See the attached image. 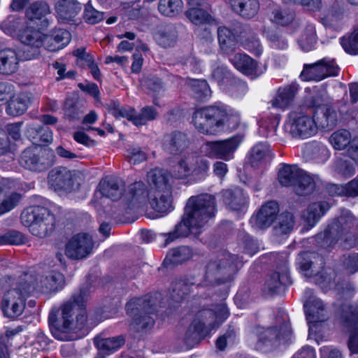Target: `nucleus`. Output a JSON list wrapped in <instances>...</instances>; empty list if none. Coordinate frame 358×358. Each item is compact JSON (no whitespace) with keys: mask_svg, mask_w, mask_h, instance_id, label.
<instances>
[{"mask_svg":"<svg viewBox=\"0 0 358 358\" xmlns=\"http://www.w3.org/2000/svg\"><path fill=\"white\" fill-rule=\"evenodd\" d=\"M90 300V285L81 287L79 292L64 301L59 308H53L48 315V324L52 336L59 341L69 340L72 331H88L87 306Z\"/></svg>","mask_w":358,"mask_h":358,"instance_id":"1","label":"nucleus"},{"mask_svg":"<svg viewBox=\"0 0 358 358\" xmlns=\"http://www.w3.org/2000/svg\"><path fill=\"white\" fill-rule=\"evenodd\" d=\"M35 287L34 278L29 273L17 279L0 280V309L3 315L10 319L20 316L24 310L27 299Z\"/></svg>","mask_w":358,"mask_h":358,"instance_id":"2","label":"nucleus"},{"mask_svg":"<svg viewBox=\"0 0 358 358\" xmlns=\"http://www.w3.org/2000/svg\"><path fill=\"white\" fill-rule=\"evenodd\" d=\"M355 227L358 231V218L350 211L344 210L315 236V243L328 251L338 243L345 249L353 248L358 245V234Z\"/></svg>","mask_w":358,"mask_h":358,"instance_id":"3","label":"nucleus"},{"mask_svg":"<svg viewBox=\"0 0 358 358\" xmlns=\"http://www.w3.org/2000/svg\"><path fill=\"white\" fill-rule=\"evenodd\" d=\"M192 122L199 133L215 135L225 128L236 129L240 123V117L225 105L218 103L196 109L193 113Z\"/></svg>","mask_w":358,"mask_h":358,"instance_id":"4","label":"nucleus"},{"mask_svg":"<svg viewBox=\"0 0 358 358\" xmlns=\"http://www.w3.org/2000/svg\"><path fill=\"white\" fill-rule=\"evenodd\" d=\"M216 210L214 196L209 194L192 196L187 201L182 220L174 229L181 238L187 237L192 229L205 226L215 216Z\"/></svg>","mask_w":358,"mask_h":358,"instance_id":"5","label":"nucleus"},{"mask_svg":"<svg viewBox=\"0 0 358 358\" xmlns=\"http://www.w3.org/2000/svg\"><path fill=\"white\" fill-rule=\"evenodd\" d=\"M242 265L241 258L229 252L210 258L206 265L203 285L214 286L231 282Z\"/></svg>","mask_w":358,"mask_h":358,"instance_id":"6","label":"nucleus"},{"mask_svg":"<svg viewBox=\"0 0 358 358\" xmlns=\"http://www.w3.org/2000/svg\"><path fill=\"white\" fill-rule=\"evenodd\" d=\"M148 182L151 186L149 203L152 209L167 213L173 209L172 205V178L164 170L154 169L148 173Z\"/></svg>","mask_w":358,"mask_h":358,"instance_id":"7","label":"nucleus"},{"mask_svg":"<svg viewBox=\"0 0 358 358\" xmlns=\"http://www.w3.org/2000/svg\"><path fill=\"white\" fill-rule=\"evenodd\" d=\"M158 295L155 294V296L147 295L132 299L126 304L127 314L133 317L129 326L130 330L136 333L146 332L154 326L153 315L158 306Z\"/></svg>","mask_w":358,"mask_h":358,"instance_id":"8","label":"nucleus"},{"mask_svg":"<svg viewBox=\"0 0 358 358\" xmlns=\"http://www.w3.org/2000/svg\"><path fill=\"white\" fill-rule=\"evenodd\" d=\"M23 225L29 228V231L39 238L50 236L55 230L56 219L48 208L41 206H33L25 208L20 215Z\"/></svg>","mask_w":358,"mask_h":358,"instance_id":"9","label":"nucleus"},{"mask_svg":"<svg viewBox=\"0 0 358 358\" xmlns=\"http://www.w3.org/2000/svg\"><path fill=\"white\" fill-rule=\"evenodd\" d=\"M84 182L83 175L77 171H70L64 166L52 169L48 176V182L55 191L73 192L80 189Z\"/></svg>","mask_w":358,"mask_h":358,"instance_id":"10","label":"nucleus"},{"mask_svg":"<svg viewBox=\"0 0 358 358\" xmlns=\"http://www.w3.org/2000/svg\"><path fill=\"white\" fill-rule=\"evenodd\" d=\"M20 164L31 171H46L55 163V155L48 149L27 148L21 154Z\"/></svg>","mask_w":358,"mask_h":358,"instance_id":"11","label":"nucleus"},{"mask_svg":"<svg viewBox=\"0 0 358 358\" xmlns=\"http://www.w3.org/2000/svg\"><path fill=\"white\" fill-rule=\"evenodd\" d=\"M180 171L179 177H191L194 181H201L208 175L210 162L203 156L196 153L184 155L178 162Z\"/></svg>","mask_w":358,"mask_h":358,"instance_id":"12","label":"nucleus"},{"mask_svg":"<svg viewBox=\"0 0 358 358\" xmlns=\"http://www.w3.org/2000/svg\"><path fill=\"white\" fill-rule=\"evenodd\" d=\"M285 130L293 138L306 139L317 133L313 117L292 111L285 124Z\"/></svg>","mask_w":358,"mask_h":358,"instance_id":"13","label":"nucleus"},{"mask_svg":"<svg viewBox=\"0 0 358 358\" xmlns=\"http://www.w3.org/2000/svg\"><path fill=\"white\" fill-rule=\"evenodd\" d=\"M339 68L334 59L324 57L314 64H304L301 77L305 80L320 81L338 74Z\"/></svg>","mask_w":358,"mask_h":358,"instance_id":"14","label":"nucleus"},{"mask_svg":"<svg viewBox=\"0 0 358 358\" xmlns=\"http://www.w3.org/2000/svg\"><path fill=\"white\" fill-rule=\"evenodd\" d=\"M243 141V136L235 135L223 141H209L206 144V155L210 157L230 160Z\"/></svg>","mask_w":358,"mask_h":358,"instance_id":"15","label":"nucleus"},{"mask_svg":"<svg viewBox=\"0 0 358 358\" xmlns=\"http://www.w3.org/2000/svg\"><path fill=\"white\" fill-rule=\"evenodd\" d=\"M282 324L280 327L268 328L261 332L258 336V341L256 347L259 350H263L264 346H272L277 341L289 340L292 331L289 324L287 322V316L282 315Z\"/></svg>","mask_w":358,"mask_h":358,"instance_id":"16","label":"nucleus"},{"mask_svg":"<svg viewBox=\"0 0 358 358\" xmlns=\"http://www.w3.org/2000/svg\"><path fill=\"white\" fill-rule=\"evenodd\" d=\"M341 310L343 324L350 332L348 348L352 352L358 353V307L343 304Z\"/></svg>","mask_w":358,"mask_h":358,"instance_id":"17","label":"nucleus"},{"mask_svg":"<svg viewBox=\"0 0 358 358\" xmlns=\"http://www.w3.org/2000/svg\"><path fill=\"white\" fill-rule=\"evenodd\" d=\"M22 43L25 45L23 55L25 59L36 58L44 46V34L32 27H27L20 34Z\"/></svg>","mask_w":358,"mask_h":358,"instance_id":"18","label":"nucleus"},{"mask_svg":"<svg viewBox=\"0 0 358 358\" xmlns=\"http://www.w3.org/2000/svg\"><path fill=\"white\" fill-rule=\"evenodd\" d=\"M280 263L276 267V271L267 275L264 285V291L268 294H275L280 292L283 286H287L292 283L288 272L286 259L280 256Z\"/></svg>","mask_w":358,"mask_h":358,"instance_id":"19","label":"nucleus"},{"mask_svg":"<svg viewBox=\"0 0 358 358\" xmlns=\"http://www.w3.org/2000/svg\"><path fill=\"white\" fill-rule=\"evenodd\" d=\"M311 105L313 107L316 108L313 117L315 124H317V130L319 128L331 130L336 126L338 115L331 106L328 105L321 106L319 98L317 96L312 97Z\"/></svg>","mask_w":358,"mask_h":358,"instance_id":"20","label":"nucleus"},{"mask_svg":"<svg viewBox=\"0 0 358 358\" xmlns=\"http://www.w3.org/2000/svg\"><path fill=\"white\" fill-rule=\"evenodd\" d=\"M124 182L120 178L115 176H106L99 183L94 196L96 199L105 196L115 201L123 198L124 190Z\"/></svg>","mask_w":358,"mask_h":358,"instance_id":"21","label":"nucleus"},{"mask_svg":"<svg viewBox=\"0 0 358 358\" xmlns=\"http://www.w3.org/2000/svg\"><path fill=\"white\" fill-rule=\"evenodd\" d=\"M150 191L142 181L130 184L125 189L123 195V202L129 209L138 208L149 201Z\"/></svg>","mask_w":358,"mask_h":358,"instance_id":"22","label":"nucleus"},{"mask_svg":"<svg viewBox=\"0 0 358 358\" xmlns=\"http://www.w3.org/2000/svg\"><path fill=\"white\" fill-rule=\"evenodd\" d=\"M190 143L186 133L176 130L164 135L162 148L169 155H179L189 148Z\"/></svg>","mask_w":358,"mask_h":358,"instance_id":"23","label":"nucleus"},{"mask_svg":"<svg viewBox=\"0 0 358 358\" xmlns=\"http://www.w3.org/2000/svg\"><path fill=\"white\" fill-rule=\"evenodd\" d=\"M279 210L278 203L275 201H269L251 217L250 222L258 229H267L276 220Z\"/></svg>","mask_w":358,"mask_h":358,"instance_id":"24","label":"nucleus"},{"mask_svg":"<svg viewBox=\"0 0 358 358\" xmlns=\"http://www.w3.org/2000/svg\"><path fill=\"white\" fill-rule=\"evenodd\" d=\"M51 15L49 4L44 1H35L26 9L25 16L29 20L36 24L39 29H47L51 23L48 17Z\"/></svg>","mask_w":358,"mask_h":358,"instance_id":"25","label":"nucleus"},{"mask_svg":"<svg viewBox=\"0 0 358 358\" xmlns=\"http://www.w3.org/2000/svg\"><path fill=\"white\" fill-rule=\"evenodd\" d=\"M89 243L87 233L78 234L66 243V255L72 259H80L87 257L89 253Z\"/></svg>","mask_w":358,"mask_h":358,"instance_id":"26","label":"nucleus"},{"mask_svg":"<svg viewBox=\"0 0 358 358\" xmlns=\"http://www.w3.org/2000/svg\"><path fill=\"white\" fill-rule=\"evenodd\" d=\"M304 308L310 331H313V328H316L319 323L329 318V313L320 299L310 300L304 305Z\"/></svg>","mask_w":358,"mask_h":358,"instance_id":"27","label":"nucleus"},{"mask_svg":"<svg viewBox=\"0 0 358 358\" xmlns=\"http://www.w3.org/2000/svg\"><path fill=\"white\" fill-rule=\"evenodd\" d=\"M296 264L302 271L306 272V275L311 276L317 274L324 263L321 255L315 252L306 251L298 255Z\"/></svg>","mask_w":358,"mask_h":358,"instance_id":"28","label":"nucleus"},{"mask_svg":"<svg viewBox=\"0 0 358 358\" xmlns=\"http://www.w3.org/2000/svg\"><path fill=\"white\" fill-rule=\"evenodd\" d=\"M55 10L59 22L70 23L75 21L81 10V5L77 0H57Z\"/></svg>","mask_w":358,"mask_h":358,"instance_id":"29","label":"nucleus"},{"mask_svg":"<svg viewBox=\"0 0 358 358\" xmlns=\"http://www.w3.org/2000/svg\"><path fill=\"white\" fill-rule=\"evenodd\" d=\"M71 37V33L66 29H53L50 34H44V47L50 52L58 51L69 44Z\"/></svg>","mask_w":358,"mask_h":358,"instance_id":"30","label":"nucleus"},{"mask_svg":"<svg viewBox=\"0 0 358 358\" xmlns=\"http://www.w3.org/2000/svg\"><path fill=\"white\" fill-rule=\"evenodd\" d=\"M298 91L299 85L296 83L279 87L270 103L274 108L285 109L292 104Z\"/></svg>","mask_w":358,"mask_h":358,"instance_id":"31","label":"nucleus"},{"mask_svg":"<svg viewBox=\"0 0 358 358\" xmlns=\"http://www.w3.org/2000/svg\"><path fill=\"white\" fill-rule=\"evenodd\" d=\"M31 275L35 280V289L38 288L45 292H56L64 284V275L54 271L49 272L45 277H40V282L34 275Z\"/></svg>","mask_w":358,"mask_h":358,"instance_id":"32","label":"nucleus"},{"mask_svg":"<svg viewBox=\"0 0 358 358\" xmlns=\"http://www.w3.org/2000/svg\"><path fill=\"white\" fill-rule=\"evenodd\" d=\"M194 255L193 250L187 245H180L169 250L163 262L164 266H176L189 260Z\"/></svg>","mask_w":358,"mask_h":358,"instance_id":"33","label":"nucleus"},{"mask_svg":"<svg viewBox=\"0 0 358 358\" xmlns=\"http://www.w3.org/2000/svg\"><path fill=\"white\" fill-rule=\"evenodd\" d=\"M155 39L162 47L174 46L178 40V31L176 25L171 23L161 25L155 34Z\"/></svg>","mask_w":358,"mask_h":358,"instance_id":"34","label":"nucleus"},{"mask_svg":"<svg viewBox=\"0 0 358 358\" xmlns=\"http://www.w3.org/2000/svg\"><path fill=\"white\" fill-rule=\"evenodd\" d=\"M210 329L212 328L206 324L205 322L194 319L185 333V343L189 346L198 343L201 339L208 334Z\"/></svg>","mask_w":358,"mask_h":358,"instance_id":"35","label":"nucleus"},{"mask_svg":"<svg viewBox=\"0 0 358 358\" xmlns=\"http://www.w3.org/2000/svg\"><path fill=\"white\" fill-rule=\"evenodd\" d=\"M19 65V58L15 50L6 48L0 50V73L10 75L15 73Z\"/></svg>","mask_w":358,"mask_h":358,"instance_id":"36","label":"nucleus"},{"mask_svg":"<svg viewBox=\"0 0 358 358\" xmlns=\"http://www.w3.org/2000/svg\"><path fill=\"white\" fill-rule=\"evenodd\" d=\"M189 4L192 7L185 12V15L191 22L196 25H202L210 24L213 21L212 16L206 10L200 8L201 3L199 0H191Z\"/></svg>","mask_w":358,"mask_h":358,"instance_id":"37","label":"nucleus"},{"mask_svg":"<svg viewBox=\"0 0 358 358\" xmlns=\"http://www.w3.org/2000/svg\"><path fill=\"white\" fill-rule=\"evenodd\" d=\"M329 208L327 201L313 203L303 212L302 217L310 227H313Z\"/></svg>","mask_w":358,"mask_h":358,"instance_id":"38","label":"nucleus"},{"mask_svg":"<svg viewBox=\"0 0 358 358\" xmlns=\"http://www.w3.org/2000/svg\"><path fill=\"white\" fill-rule=\"evenodd\" d=\"M224 204L233 210H238L247 203V197L241 188L225 189L222 192Z\"/></svg>","mask_w":358,"mask_h":358,"instance_id":"39","label":"nucleus"},{"mask_svg":"<svg viewBox=\"0 0 358 358\" xmlns=\"http://www.w3.org/2000/svg\"><path fill=\"white\" fill-rule=\"evenodd\" d=\"M231 61L234 67L247 76H255L257 74V62L243 53H237L234 55Z\"/></svg>","mask_w":358,"mask_h":358,"instance_id":"40","label":"nucleus"},{"mask_svg":"<svg viewBox=\"0 0 358 358\" xmlns=\"http://www.w3.org/2000/svg\"><path fill=\"white\" fill-rule=\"evenodd\" d=\"M230 5L234 12L247 19L255 16L259 8L257 0H230Z\"/></svg>","mask_w":358,"mask_h":358,"instance_id":"41","label":"nucleus"},{"mask_svg":"<svg viewBox=\"0 0 358 358\" xmlns=\"http://www.w3.org/2000/svg\"><path fill=\"white\" fill-rule=\"evenodd\" d=\"M303 171L296 165L284 164L278 171V181L282 186L292 187L300 176H301Z\"/></svg>","mask_w":358,"mask_h":358,"instance_id":"42","label":"nucleus"},{"mask_svg":"<svg viewBox=\"0 0 358 358\" xmlns=\"http://www.w3.org/2000/svg\"><path fill=\"white\" fill-rule=\"evenodd\" d=\"M295 218L289 212H283L277 216L275 223L273 227L275 236H280L289 234L294 229Z\"/></svg>","mask_w":358,"mask_h":358,"instance_id":"43","label":"nucleus"},{"mask_svg":"<svg viewBox=\"0 0 358 358\" xmlns=\"http://www.w3.org/2000/svg\"><path fill=\"white\" fill-rule=\"evenodd\" d=\"M30 103L31 100L29 95L26 93H21L8 101L6 112L12 116L21 115L27 111Z\"/></svg>","mask_w":358,"mask_h":358,"instance_id":"44","label":"nucleus"},{"mask_svg":"<svg viewBox=\"0 0 358 358\" xmlns=\"http://www.w3.org/2000/svg\"><path fill=\"white\" fill-rule=\"evenodd\" d=\"M194 283L189 279H177L171 283V296L176 302H180L190 293Z\"/></svg>","mask_w":358,"mask_h":358,"instance_id":"45","label":"nucleus"},{"mask_svg":"<svg viewBox=\"0 0 358 358\" xmlns=\"http://www.w3.org/2000/svg\"><path fill=\"white\" fill-rule=\"evenodd\" d=\"M270 146L266 143L255 145L251 150L250 162L252 166H258L267 159H271Z\"/></svg>","mask_w":358,"mask_h":358,"instance_id":"46","label":"nucleus"},{"mask_svg":"<svg viewBox=\"0 0 358 358\" xmlns=\"http://www.w3.org/2000/svg\"><path fill=\"white\" fill-rule=\"evenodd\" d=\"M292 188L297 195L307 196L313 192L315 188V183L310 175L303 171Z\"/></svg>","mask_w":358,"mask_h":358,"instance_id":"47","label":"nucleus"},{"mask_svg":"<svg viewBox=\"0 0 358 358\" xmlns=\"http://www.w3.org/2000/svg\"><path fill=\"white\" fill-rule=\"evenodd\" d=\"M125 339L123 336H118L108 338H94V343L99 350H103L110 353L117 350L124 345Z\"/></svg>","mask_w":358,"mask_h":358,"instance_id":"48","label":"nucleus"},{"mask_svg":"<svg viewBox=\"0 0 358 358\" xmlns=\"http://www.w3.org/2000/svg\"><path fill=\"white\" fill-rule=\"evenodd\" d=\"M188 86L192 95L198 101H203L211 95V91L207 82L204 80L192 79L189 80Z\"/></svg>","mask_w":358,"mask_h":358,"instance_id":"49","label":"nucleus"},{"mask_svg":"<svg viewBox=\"0 0 358 358\" xmlns=\"http://www.w3.org/2000/svg\"><path fill=\"white\" fill-rule=\"evenodd\" d=\"M217 38L220 48L224 53L231 52L236 45L235 36L232 31L226 27L217 29Z\"/></svg>","mask_w":358,"mask_h":358,"instance_id":"50","label":"nucleus"},{"mask_svg":"<svg viewBox=\"0 0 358 358\" xmlns=\"http://www.w3.org/2000/svg\"><path fill=\"white\" fill-rule=\"evenodd\" d=\"M182 6V0H159L158 10L164 16L173 17L181 12Z\"/></svg>","mask_w":358,"mask_h":358,"instance_id":"51","label":"nucleus"},{"mask_svg":"<svg viewBox=\"0 0 358 358\" xmlns=\"http://www.w3.org/2000/svg\"><path fill=\"white\" fill-rule=\"evenodd\" d=\"M158 116V112L153 106H145L137 113L134 110L133 124L136 127L145 125L148 122L155 120Z\"/></svg>","mask_w":358,"mask_h":358,"instance_id":"52","label":"nucleus"},{"mask_svg":"<svg viewBox=\"0 0 358 358\" xmlns=\"http://www.w3.org/2000/svg\"><path fill=\"white\" fill-rule=\"evenodd\" d=\"M329 141L336 150H343L352 142L351 134L346 129H339L331 135Z\"/></svg>","mask_w":358,"mask_h":358,"instance_id":"53","label":"nucleus"},{"mask_svg":"<svg viewBox=\"0 0 358 358\" xmlns=\"http://www.w3.org/2000/svg\"><path fill=\"white\" fill-rule=\"evenodd\" d=\"M22 197V195L16 192L5 194L0 202V215L12 210L17 206Z\"/></svg>","mask_w":358,"mask_h":358,"instance_id":"54","label":"nucleus"},{"mask_svg":"<svg viewBox=\"0 0 358 358\" xmlns=\"http://www.w3.org/2000/svg\"><path fill=\"white\" fill-rule=\"evenodd\" d=\"M64 111L65 115L69 119H79L84 113V111L81 110L79 101L75 97H68L66 99L64 105Z\"/></svg>","mask_w":358,"mask_h":358,"instance_id":"55","label":"nucleus"},{"mask_svg":"<svg viewBox=\"0 0 358 358\" xmlns=\"http://www.w3.org/2000/svg\"><path fill=\"white\" fill-rule=\"evenodd\" d=\"M317 42L315 29L313 25H308L299 40L301 48L306 52L311 50Z\"/></svg>","mask_w":358,"mask_h":358,"instance_id":"56","label":"nucleus"},{"mask_svg":"<svg viewBox=\"0 0 358 358\" xmlns=\"http://www.w3.org/2000/svg\"><path fill=\"white\" fill-rule=\"evenodd\" d=\"M238 240L244 252L252 256L259 250L257 241L245 231H239Z\"/></svg>","mask_w":358,"mask_h":358,"instance_id":"57","label":"nucleus"},{"mask_svg":"<svg viewBox=\"0 0 358 358\" xmlns=\"http://www.w3.org/2000/svg\"><path fill=\"white\" fill-rule=\"evenodd\" d=\"M341 44L348 54L357 55L358 53V27L350 34L341 38Z\"/></svg>","mask_w":358,"mask_h":358,"instance_id":"58","label":"nucleus"},{"mask_svg":"<svg viewBox=\"0 0 358 358\" xmlns=\"http://www.w3.org/2000/svg\"><path fill=\"white\" fill-rule=\"evenodd\" d=\"M265 34L273 48L281 50L287 48V40L280 31L278 30H268Z\"/></svg>","mask_w":358,"mask_h":358,"instance_id":"59","label":"nucleus"},{"mask_svg":"<svg viewBox=\"0 0 358 358\" xmlns=\"http://www.w3.org/2000/svg\"><path fill=\"white\" fill-rule=\"evenodd\" d=\"M272 15V21L281 26L288 25L295 17L294 13L287 9H275Z\"/></svg>","mask_w":358,"mask_h":358,"instance_id":"60","label":"nucleus"},{"mask_svg":"<svg viewBox=\"0 0 358 358\" xmlns=\"http://www.w3.org/2000/svg\"><path fill=\"white\" fill-rule=\"evenodd\" d=\"M110 109L111 113L116 118H126L133 122L134 108L131 107H123L120 106L119 102L112 101L110 104Z\"/></svg>","mask_w":358,"mask_h":358,"instance_id":"61","label":"nucleus"},{"mask_svg":"<svg viewBox=\"0 0 358 358\" xmlns=\"http://www.w3.org/2000/svg\"><path fill=\"white\" fill-rule=\"evenodd\" d=\"M310 157L317 162L326 161L329 155L327 148L321 143H314L308 148Z\"/></svg>","mask_w":358,"mask_h":358,"instance_id":"62","label":"nucleus"},{"mask_svg":"<svg viewBox=\"0 0 358 358\" xmlns=\"http://www.w3.org/2000/svg\"><path fill=\"white\" fill-rule=\"evenodd\" d=\"M335 171L345 178H350L356 172L354 165L350 162L342 159H338L335 162Z\"/></svg>","mask_w":358,"mask_h":358,"instance_id":"63","label":"nucleus"},{"mask_svg":"<svg viewBox=\"0 0 358 358\" xmlns=\"http://www.w3.org/2000/svg\"><path fill=\"white\" fill-rule=\"evenodd\" d=\"M343 264L348 273L353 274L358 271V254L348 253L343 256Z\"/></svg>","mask_w":358,"mask_h":358,"instance_id":"64","label":"nucleus"}]
</instances>
